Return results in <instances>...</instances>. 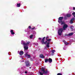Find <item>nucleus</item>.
Wrapping results in <instances>:
<instances>
[{
	"mask_svg": "<svg viewBox=\"0 0 75 75\" xmlns=\"http://www.w3.org/2000/svg\"><path fill=\"white\" fill-rule=\"evenodd\" d=\"M30 68H31V67H30Z\"/></svg>",
	"mask_w": 75,
	"mask_h": 75,
	"instance_id": "30",
	"label": "nucleus"
},
{
	"mask_svg": "<svg viewBox=\"0 0 75 75\" xmlns=\"http://www.w3.org/2000/svg\"><path fill=\"white\" fill-rule=\"evenodd\" d=\"M40 57L41 58H43L44 57V56L42 54H40Z\"/></svg>",
	"mask_w": 75,
	"mask_h": 75,
	"instance_id": "11",
	"label": "nucleus"
},
{
	"mask_svg": "<svg viewBox=\"0 0 75 75\" xmlns=\"http://www.w3.org/2000/svg\"><path fill=\"white\" fill-rule=\"evenodd\" d=\"M72 15L75 17V12H74L72 13Z\"/></svg>",
	"mask_w": 75,
	"mask_h": 75,
	"instance_id": "18",
	"label": "nucleus"
},
{
	"mask_svg": "<svg viewBox=\"0 0 75 75\" xmlns=\"http://www.w3.org/2000/svg\"><path fill=\"white\" fill-rule=\"evenodd\" d=\"M63 42H64V43H65V42H65V40H63Z\"/></svg>",
	"mask_w": 75,
	"mask_h": 75,
	"instance_id": "23",
	"label": "nucleus"
},
{
	"mask_svg": "<svg viewBox=\"0 0 75 75\" xmlns=\"http://www.w3.org/2000/svg\"><path fill=\"white\" fill-rule=\"evenodd\" d=\"M57 75H62V74L61 73H58L57 74Z\"/></svg>",
	"mask_w": 75,
	"mask_h": 75,
	"instance_id": "21",
	"label": "nucleus"
},
{
	"mask_svg": "<svg viewBox=\"0 0 75 75\" xmlns=\"http://www.w3.org/2000/svg\"><path fill=\"white\" fill-rule=\"evenodd\" d=\"M67 17H71V15L70 14H67Z\"/></svg>",
	"mask_w": 75,
	"mask_h": 75,
	"instance_id": "16",
	"label": "nucleus"
},
{
	"mask_svg": "<svg viewBox=\"0 0 75 75\" xmlns=\"http://www.w3.org/2000/svg\"><path fill=\"white\" fill-rule=\"evenodd\" d=\"M48 59H45V62H48Z\"/></svg>",
	"mask_w": 75,
	"mask_h": 75,
	"instance_id": "17",
	"label": "nucleus"
},
{
	"mask_svg": "<svg viewBox=\"0 0 75 75\" xmlns=\"http://www.w3.org/2000/svg\"><path fill=\"white\" fill-rule=\"evenodd\" d=\"M48 62H50V63H51L52 62V59L50 58H49V59H48Z\"/></svg>",
	"mask_w": 75,
	"mask_h": 75,
	"instance_id": "9",
	"label": "nucleus"
},
{
	"mask_svg": "<svg viewBox=\"0 0 75 75\" xmlns=\"http://www.w3.org/2000/svg\"><path fill=\"white\" fill-rule=\"evenodd\" d=\"M64 44L66 45H68V42H65Z\"/></svg>",
	"mask_w": 75,
	"mask_h": 75,
	"instance_id": "19",
	"label": "nucleus"
},
{
	"mask_svg": "<svg viewBox=\"0 0 75 75\" xmlns=\"http://www.w3.org/2000/svg\"><path fill=\"white\" fill-rule=\"evenodd\" d=\"M64 18L63 17H60L59 18L58 22L59 23H61V25H62V24H64L63 26V29L61 28L59 29V30L58 31V34L59 35H61L62 34V32L63 31V30H65L66 28L68 27V25L65 24L64 22L62 21V20Z\"/></svg>",
	"mask_w": 75,
	"mask_h": 75,
	"instance_id": "1",
	"label": "nucleus"
},
{
	"mask_svg": "<svg viewBox=\"0 0 75 75\" xmlns=\"http://www.w3.org/2000/svg\"><path fill=\"white\" fill-rule=\"evenodd\" d=\"M23 54H24V52L23 51H20L19 53L20 55H22Z\"/></svg>",
	"mask_w": 75,
	"mask_h": 75,
	"instance_id": "10",
	"label": "nucleus"
},
{
	"mask_svg": "<svg viewBox=\"0 0 75 75\" xmlns=\"http://www.w3.org/2000/svg\"><path fill=\"white\" fill-rule=\"evenodd\" d=\"M45 37H44L43 39H42V44H47V42H44V41L45 40Z\"/></svg>",
	"mask_w": 75,
	"mask_h": 75,
	"instance_id": "5",
	"label": "nucleus"
},
{
	"mask_svg": "<svg viewBox=\"0 0 75 75\" xmlns=\"http://www.w3.org/2000/svg\"><path fill=\"white\" fill-rule=\"evenodd\" d=\"M73 10H75V7H73Z\"/></svg>",
	"mask_w": 75,
	"mask_h": 75,
	"instance_id": "26",
	"label": "nucleus"
},
{
	"mask_svg": "<svg viewBox=\"0 0 75 75\" xmlns=\"http://www.w3.org/2000/svg\"><path fill=\"white\" fill-rule=\"evenodd\" d=\"M33 36V35H30V38H32Z\"/></svg>",
	"mask_w": 75,
	"mask_h": 75,
	"instance_id": "20",
	"label": "nucleus"
},
{
	"mask_svg": "<svg viewBox=\"0 0 75 75\" xmlns=\"http://www.w3.org/2000/svg\"><path fill=\"white\" fill-rule=\"evenodd\" d=\"M48 37H47V38H46V40H48Z\"/></svg>",
	"mask_w": 75,
	"mask_h": 75,
	"instance_id": "24",
	"label": "nucleus"
},
{
	"mask_svg": "<svg viewBox=\"0 0 75 75\" xmlns=\"http://www.w3.org/2000/svg\"><path fill=\"white\" fill-rule=\"evenodd\" d=\"M45 69L43 68H42L41 69L42 72H40V74L41 75H42L43 74H47V71H45Z\"/></svg>",
	"mask_w": 75,
	"mask_h": 75,
	"instance_id": "3",
	"label": "nucleus"
},
{
	"mask_svg": "<svg viewBox=\"0 0 75 75\" xmlns=\"http://www.w3.org/2000/svg\"><path fill=\"white\" fill-rule=\"evenodd\" d=\"M34 28H32V30H33V29H34Z\"/></svg>",
	"mask_w": 75,
	"mask_h": 75,
	"instance_id": "27",
	"label": "nucleus"
},
{
	"mask_svg": "<svg viewBox=\"0 0 75 75\" xmlns=\"http://www.w3.org/2000/svg\"><path fill=\"white\" fill-rule=\"evenodd\" d=\"M38 39H39V40H41V38H39Z\"/></svg>",
	"mask_w": 75,
	"mask_h": 75,
	"instance_id": "25",
	"label": "nucleus"
},
{
	"mask_svg": "<svg viewBox=\"0 0 75 75\" xmlns=\"http://www.w3.org/2000/svg\"><path fill=\"white\" fill-rule=\"evenodd\" d=\"M47 41H46L47 43V47L48 48L50 47V41H51V40L50 39H49L48 40H47Z\"/></svg>",
	"mask_w": 75,
	"mask_h": 75,
	"instance_id": "4",
	"label": "nucleus"
},
{
	"mask_svg": "<svg viewBox=\"0 0 75 75\" xmlns=\"http://www.w3.org/2000/svg\"><path fill=\"white\" fill-rule=\"evenodd\" d=\"M29 28H30V29H31V26H29L28 27Z\"/></svg>",
	"mask_w": 75,
	"mask_h": 75,
	"instance_id": "22",
	"label": "nucleus"
},
{
	"mask_svg": "<svg viewBox=\"0 0 75 75\" xmlns=\"http://www.w3.org/2000/svg\"><path fill=\"white\" fill-rule=\"evenodd\" d=\"M25 42L23 41H22L21 44H23V45H24V48L25 50H28V45L30 44V42H28L26 43H24Z\"/></svg>",
	"mask_w": 75,
	"mask_h": 75,
	"instance_id": "2",
	"label": "nucleus"
},
{
	"mask_svg": "<svg viewBox=\"0 0 75 75\" xmlns=\"http://www.w3.org/2000/svg\"><path fill=\"white\" fill-rule=\"evenodd\" d=\"M55 52V50H52V54H51V55H52L54 54V52Z\"/></svg>",
	"mask_w": 75,
	"mask_h": 75,
	"instance_id": "13",
	"label": "nucleus"
},
{
	"mask_svg": "<svg viewBox=\"0 0 75 75\" xmlns=\"http://www.w3.org/2000/svg\"><path fill=\"white\" fill-rule=\"evenodd\" d=\"M75 20V18H73L70 21V23L71 24H72L73 23V21Z\"/></svg>",
	"mask_w": 75,
	"mask_h": 75,
	"instance_id": "8",
	"label": "nucleus"
},
{
	"mask_svg": "<svg viewBox=\"0 0 75 75\" xmlns=\"http://www.w3.org/2000/svg\"><path fill=\"white\" fill-rule=\"evenodd\" d=\"M74 34V33H70L68 34L69 35V36H71V35H72Z\"/></svg>",
	"mask_w": 75,
	"mask_h": 75,
	"instance_id": "12",
	"label": "nucleus"
},
{
	"mask_svg": "<svg viewBox=\"0 0 75 75\" xmlns=\"http://www.w3.org/2000/svg\"><path fill=\"white\" fill-rule=\"evenodd\" d=\"M25 74H27V72L25 71Z\"/></svg>",
	"mask_w": 75,
	"mask_h": 75,
	"instance_id": "28",
	"label": "nucleus"
},
{
	"mask_svg": "<svg viewBox=\"0 0 75 75\" xmlns=\"http://www.w3.org/2000/svg\"><path fill=\"white\" fill-rule=\"evenodd\" d=\"M26 66L28 67L30 66V63H29V62H28L26 63Z\"/></svg>",
	"mask_w": 75,
	"mask_h": 75,
	"instance_id": "6",
	"label": "nucleus"
},
{
	"mask_svg": "<svg viewBox=\"0 0 75 75\" xmlns=\"http://www.w3.org/2000/svg\"><path fill=\"white\" fill-rule=\"evenodd\" d=\"M25 55L28 58H30L31 57V55H30L28 54H27V53H26V54H25Z\"/></svg>",
	"mask_w": 75,
	"mask_h": 75,
	"instance_id": "7",
	"label": "nucleus"
},
{
	"mask_svg": "<svg viewBox=\"0 0 75 75\" xmlns=\"http://www.w3.org/2000/svg\"><path fill=\"white\" fill-rule=\"evenodd\" d=\"M11 34H15L14 32H13V30H11Z\"/></svg>",
	"mask_w": 75,
	"mask_h": 75,
	"instance_id": "14",
	"label": "nucleus"
},
{
	"mask_svg": "<svg viewBox=\"0 0 75 75\" xmlns=\"http://www.w3.org/2000/svg\"><path fill=\"white\" fill-rule=\"evenodd\" d=\"M47 49V48H46V47H45V48H44V50H45V49Z\"/></svg>",
	"mask_w": 75,
	"mask_h": 75,
	"instance_id": "29",
	"label": "nucleus"
},
{
	"mask_svg": "<svg viewBox=\"0 0 75 75\" xmlns=\"http://www.w3.org/2000/svg\"><path fill=\"white\" fill-rule=\"evenodd\" d=\"M21 4H20V3L19 4H17V7H20V5H21Z\"/></svg>",
	"mask_w": 75,
	"mask_h": 75,
	"instance_id": "15",
	"label": "nucleus"
}]
</instances>
